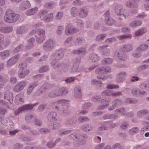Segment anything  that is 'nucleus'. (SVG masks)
Wrapping results in <instances>:
<instances>
[{
	"label": "nucleus",
	"instance_id": "obj_1",
	"mask_svg": "<svg viewBox=\"0 0 149 149\" xmlns=\"http://www.w3.org/2000/svg\"><path fill=\"white\" fill-rule=\"evenodd\" d=\"M19 15L14 13L13 11L9 9L6 11L4 19L8 23H13L17 21L19 18Z\"/></svg>",
	"mask_w": 149,
	"mask_h": 149
},
{
	"label": "nucleus",
	"instance_id": "obj_2",
	"mask_svg": "<svg viewBox=\"0 0 149 149\" xmlns=\"http://www.w3.org/2000/svg\"><path fill=\"white\" fill-rule=\"evenodd\" d=\"M4 97V99L8 100L9 102V104L8 105V102H6L2 100H0V104H5L6 105L8 108L12 109L13 104L12 103L13 102V95L12 93L9 92L8 91H7L5 92Z\"/></svg>",
	"mask_w": 149,
	"mask_h": 149
},
{
	"label": "nucleus",
	"instance_id": "obj_3",
	"mask_svg": "<svg viewBox=\"0 0 149 149\" xmlns=\"http://www.w3.org/2000/svg\"><path fill=\"white\" fill-rule=\"evenodd\" d=\"M47 12V11L44 10H42L39 13L38 15L41 20L49 22L52 20L53 18V13L48 14L47 15H45Z\"/></svg>",
	"mask_w": 149,
	"mask_h": 149
},
{
	"label": "nucleus",
	"instance_id": "obj_4",
	"mask_svg": "<svg viewBox=\"0 0 149 149\" xmlns=\"http://www.w3.org/2000/svg\"><path fill=\"white\" fill-rule=\"evenodd\" d=\"M38 35L36 36L37 41L39 43L42 42L45 39V31L43 29H38Z\"/></svg>",
	"mask_w": 149,
	"mask_h": 149
},
{
	"label": "nucleus",
	"instance_id": "obj_5",
	"mask_svg": "<svg viewBox=\"0 0 149 149\" xmlns=\"http://www.w3.org/2000/svg\"><path fill=\"white\" fill-rule=\"evenodd\" d=\"M148 46L147 45H141L139 47H138L135 52L133 53V55L134 57H139L140 55L141 52L144 50H145L147 49Z\"/></svg>",
	"mask_w": 149,
	"mask_h": 149
},
{
	"label": "nucleus",
	"instance_id": "obj_6",
	"mask_svg": "<svg viewBox=\"0 0 149 149\" xmlns=\"http://www.w3.org/2000/svg\"><path fill=\"white\" fill-rule=\"evenodd\" d=\"M111 69L109 68H104L103 67H100L97 68L95 70V73L99 75H103L104 74L110 72L111 71Z\"/></svg>",
	"mask_w": 149,
	"mask_h": 149
},
{
	"label": "nucleus",
	"instance_id": "obj_7",
	"mask_svg": "<svg viewBox=\"0 0 149 149\" xmlns=\"http://www.w3.org/2000/svg\"><path fill=\"white\" fill-rule=\"evenodd\" d=\"M100 99L101 98H100L98 97L97 96H96L95 97H92V100L93 102H96L98 101H101V102L103 104L102 107V108H100V109H103L104 108L105 106L107 107V106L109 105V104H107V103L109 102L110 99H108V100H104L103 99L102 100H101Z\"/></svg>",
	"mask_w": 149,
	"mask_h": 149
},
{
	"label": "nucleus",
	"instance_id": "obj_8",
	"mask_svg": "<svg viewBox=\"0 0 149 149\" xmlns=\"http://www.w3.org/2000/svg\"><path fill=\"white\" fill-rule=\"evenodd\" d=\"M34 105L35 104H28L23 105L17 111H15V115H17L22 111L31 109L33 108Z\"/></svg>",
	"mask_w": 149,
	"mask_h": 149
},
{
	"label": "nucleus",
	"instance_id": "obj_9",
	"mask_svg": "<svg viewBox=\"0 0 149 149\" xmlns=\"http://www.w3.org/2000/svg\"><path fill=\"white\" fill-rule=\"evenodd\" d=\"M121 94L120 92H114L110 90H107L103 92L102 95L104 97L107 95H112L113 96H117Z\"/></svg>",
	"mask_w": 149,
	"mask_h": 149
},
{
	"label": "nucleus",
	"instance_id": "obj_10",
	"mask_svg": "<svg viewBox=\"0 0 149 149\" xmlns=\"http://www.w3.org/2000/svg\"><path fill=\"white\" fill-rule=\"evenodd\" d=\"M115 10L116 14L118 15H121L122 17H125L126 14L124 13L122 7L120 6H117L115 8Z\"/></svg>",
	"mask_w": 149,
	"mask_h": 149
},
{
	"label": "nucleus",
	"instance_id": "obj_11",
	"mask_svg": "<svg viewBox=\"0 0 149 149\" xmlns=\"http://www.w3.org/2000/svg\"><path fill=\"white\" fill-rule=\"evenodd\" d=\"M109 12L107 11L105 13V22L108 25H112L114 23L115 21L112 19H110L109 17Z\"/></svg>",
	"mask_w": 149,
	"mask_h": 149
},
{
	"label": "nucleus",
	"instance_id": "obj_12",
	"mask_svg": "<svg viewBox=\"0 0 149 149\" xmlns=\"http://www.w3.org/2000/svg\"><path fill=\"white\" fill-rule=\"evenodd\" d=\"M26 83L25 81L21 82L14 87V90L16 92L21 91L26 86Z\"/></svg>",
	"mask_w": 149,
	"mask_h": 149
},
{
	"label": "nucleus",
	"instance_id": "obj_13",
	"mask_svg": "<svg viewBox=\"0 0 149 149\" xmlns=\"http://www.w3.org/2000/svg\"><path fill=\"white\" fill-rule=\"evenodd\" d=\"M54 45V42L53 40H47L43 46V48L45 50H49Z\"/></svg>",
	"mask_w": 149,
	"mask_h": 149
},
{
	"label": "nucleus",
	"instance_id": "obj_14",
	"mask_svg": "<svg viewBox=\"0 0 149 149\" xmlns=\"http://www.w3.org/2000/svg\"><path fill=\"white\" fill-rule=\"evenodd\" d=\"M19 56L13 57L10 59L7 62V66L8 67H10L15 64L18 61L19 58Z\"/></svg>",
	"mask_w": 149,
	"mask_h": 149
},
{
	"label": "nucleus",
	"instance_id": "obj_15",
	"mask_svg": "<svg viewBox=\"0 0 149 149\" xmlns=\"http://www.w3.org/2000/svg\"><path fill=\"white\" fill-rule=\"evenodd\" d=\"M130 2H127L126 3V6L129 7L131 8H137L138 5L137 3L139 0H130Z\"/></svg>",
	"mask_w": 149,
	"mask_h": 149
},
{
	"label": "nucleus",
	"instance_id": "obj_16",
	"mask_svg": "<svg viewBox=\"0 0 149 149\" xmlns=\"http://www.w3.org/2000/svg\"><path fill=\"white\" fill-rule=\"evenodd\" d=\"M30 6V4L29 1H24L21 3L20 8L21 10H24L29 8Z\"/></svg>",
	"mask_w": 149,
	"mask_h": 149
},
{
	"label": "nucleus",
	"instance_id": "obj_17",
	"mask_svg": "<svg viewBox=\"0 0 149 149\" xmlns=\"http://www.w3.org/2000/svg\"><path fill=\"white\" fill-rule=\"evenodd\" d=\"M69 103V101L67 100H61L58 101L56 103H54L52 104V106L54 107V106L56 105H59V104H61V105H64L65 106V105L66 106L65 107H67V104Z\"/></svg>",
	"mask_w": 149,
	"mask_h": 149
},
{
	"label": "nucleus",
	"instance_id": "obj_18",
	"mask_svg": "<svg viewBox=\"0 0 149 149\" xmlns=\"http://www.w3.org/2000/svg\"><path fill=\"white\" fill-rule=\"evenodd\" d=\"M3 38L2 35H0V50H1L3 49V45L4 47H5L8 45L9 44V42H4L3 43Z\"/></svg>",
	"mask_w": 149,
	"mask_h": 149
},
{
	"label": "nucleus",
	"instance_id": "obj_19",
	"mask_svg": "<svg viewBox=\"0 0 149 149\" xmlns=\"http://www.w3.org/2000/svg\"><path fill=\"white\" fill-rule=\"evenodd\" d=\"M75 32V30L71 27L70 25H68L66 26L65 33L67 35H70L74 33Z\"/></svg>",
	"mask_w": 149,
	"mask_h": 149
},
{
	"label": "nucleus",
	"instance_id": "obj_20",
	"mask_svg": "<svg viewBox=\"0 0 149 149\" xmlns=\"http://www.w3.org/2000/svg\"><path fill=\"white\" fill-rule=\"evenodd\" d=\"M75 95L76 97L81 98V93L79 86L76 87L74 89Z\"/></svg>",
	"mask_w": 149,
	"mask_h": 149
},
{
	"label": "nucleus",
	"instance_id": "obj_21",
	"mask_svg": "<svg viewBox=\"0 0 149 149\" xmlns=\"http://www.w3.org/2000/svg\"><path fill=\"white\" fill-rule=\"evenodd\" d=\"M10 51L6 50L1 52L0 53V56L2 58L4 59L8 57L10 55Z\"/></svg>",
	"mask_w": 149,
	"mask_h": 149
},
{
	"label": "nucleus",
	"instance_id": "obj_22",
	"mask_svg": "<svg viewBox=\"0 0 149 149\" xmlns=\"http://www.w3.org/2000/svg\"><path fill=\"white\" fill-rule=\"evenodd\" d=\"M29 72L28 70H19L18 72V74L19 77L21 78H23L26 75L28 74Z\"/></svg>",
	"mask_w": 149,
	"mask_h": 149
},
{
	"label": "nucleus",
	"instance_id": "obj_23",
	"mask_svg": "<svg viewBox=\"0 0 149 149\" xmlns=\"http://www.w3.org/2000/svg\"><path fill=\"white\" fill-rule=\"evenodd\" d=\"M121 49L124 52H128L132 49V47L131 45L130 44L122 46Z\"/></svg>",
	"mask_w": 149,
	"mask_h": 149
},
{
	"label": "nucleus",
	"instance_id": "obj_24",
	"mask_svg": "<svg viewBox=\"0 0 149 149\" xmlns=\"http://www.w3.org/2000/svg\"><path fill=\"white\" fill-rule=\"evenodd\" d=\"M12 30L11 27H2L0 29V31L3 33H8Z\"/></svg>",
	"mask_w": 149,
	"mask_h": 149
},
{
	"label": "nucleus",
	"instance_id": "obj_25",
	"mask_svg": "<svg viewBox=\"0 0 149 149\" xmlns=\"http://www.w3.org/2000/svg\"><path fill=\"white\" fill-rule=\"evenodd\" d=\"M141 21L139 20H136L130 23V26L132 27H135L141 25Z\"/></svg>",
	"mask_w": 149,
	"mask_h": 149
},
{
	"label": "nucleus",
	"instance_id": "obj_26",
	"mask_svg": "<svg viewBox=\"0 0 149 149\" xmlns=\"http://www.w3.org/2000/svg\"><path fill=\"white\" fill-rule=\"evenodd\" d=\"M87 10L86 8L81 9L79 12V16L81 17H84L87 16L88 13Z\"/></svg>",
	"mask_w": 149,
	"mask_h": 149
},
{
	"label": "nucleus",
	"instance_id": "obj_27",
	"mask_svg": "<svg viewBox=\"0 0 149 149\" xmlns=\"http://www.w3.org/2000/svg\"><path fill=\"white\" fill-rule=\"evenodd\" d=\"M126 75V73L123 72L120 73L118 74L117 75V77L118 79L117 81V82H120L123 81V78Z\"/></svg>",
	"mask_w": 149,
	"mask_h": 149
},
{
	"label": "nucleus",
	"instance_id": "obj_28",
	"mask_svg": "<svg viewBox=\"0 0 149 149\" xmlns=\"http://www.w3.org/2000/svg\"><path fill=\"white\" fill-rule=\"evenodd\" d=\"M120 54L119 52L116 53L115 54L116 57L120 60H125L126 58L125 56V55L122 54L121 53H120Z\"/></svg>",
	"mask_w": 149,
	"mask_h": 149
},
{
	"label": "nucleus",
	"instance_id": "obj_29",
	"mask_svg": "<svg viewBox=\"0 0 149 149\" xmlns=\"http://www.w3.org/2000/svg\"><path fill=\"white\" fill-rule=\"evenodd\" d=\"M113 104L114 105L112 106V108L110 107L109 108V110H111L115 108V106H118L121 104V102L119 100H117L113 101Z\"/></svg>",
	"mask_w": 149,
	"mask_h": 149
},
{
	"label": "nucleus",
	"instance_id": "obj_30",
	"mask_svg": "<svg viewBox=\"0 0 149 149\" xmlns=\"http://www.w3.org/2000/svg\"><path fill=\"white\" fill-rule=\"evenodd\" d=\"M38 10V8L37 7L34 8L27 11L26 12L27 15H31L36 13Z\"/></svg>",
	"mask_w": 149,
	"mask_h": 149
},
{
	"label": "nucleus",
	"instance_id": "obj_31",
	"mask_svg": "<svg viewBox=\"0 0 149 149\" xmlns=\"http://www.w3.org/2000/svg\"><path fill=\"white\" fill-rule=\"evenodd\" d=\"M146 31V29L143 28L136 31L135 33V35L136 36H139L143 35Z\"/></svg>",
	"mask_w": 149,
	"mask_h": 149
},
{
	"label": "nucleus",
	"instance_id": "obj_32",
	"mask_svg": "<svg viewBox=\"0 0 149 149\" xmlns=\"http://www.w3.org/2000/svg\"><path fill=\"white\" fill-rule=\"evenodd\" d=\"M35 39L32 38L30 39L28 41V46H27L26 49H29L31 48L33 46V44L35 42Z\"/></svg>",
	"mask_w": 149,
	"mask_h": 149
},
{
	"label": "nucleus",
	"instance_id": "obj_33",
	"mask_svg": "<svg viewBox=\"0 0 149 149\" xmlns=\"http://www.w3.org/2000/svg\"><path fill=\"white\" fill-rule=\"evenodd\" d=\"M119 148L120 149H123L122 147H120V146L118 143H116L113 145V148H111L110 146H106L105 147V149H115Z\"/></svg>",
	"mask_w": 149,
	"mask_h": 149
},
{
	"label": "nucleus",
	"instance_id": "obj_34",
	"mask_svg": "<svg viewBox=\"0 0 149 149\" xmlns=\"http://www.w3.org/2000/svg\"><path fill=\"white\" fill-rule=\"evenodd\" d=\"M59 91L60 92V94L57 95L54 94V95L52 96V97H54L56 96L59 95H62L63 94L66 93L68 92V90L65 87H63L60 89Z\"/></svg>",
	"mask_w": 149,
	"mask_h": 149
},
{
	"label": "nucleus",
	"instance_id": "obj_35",
	"mask_svg": "<svg viewBox=\"0 0 149 149\" xmlns=\"http://www.w3.org/2000/svg\"><path fill=\"white\" fill-rule=\"evenodd\" d=\"M27 66V64L26 63H22L19 64V70H26L25 68Z\"/></svg>",
	"mask_w": 149,
	"mask_h": 149
},
{
	"label": "nucleus",
	"instance_id": "obj_36",
	"mask_svg": "<svg viewBox=\"0 0 149 149\" xmlns=\"http://www.w3.org/2000/svg\"><path fill=\"white\" fill-rule=\"evenodd\" d=\"M90 58L92 61L94 62L97 61L98 58L97 55L94 54H91L90 56Z\"/></svg>",
	"mask_w": 149,
	"mask_h": 149
},
{
	"label": "nucleus",
	"instance_id": "obj_37",
	"mask_svg": "<svg viewBox=\"0 0 149 149\" xmlns=\"http://www.w3.org/2000/svg\"><path fill=\"white\" fill-rule=\"evenodd\" d=\"M148 113V111L146 110H143L139 111L137 113V115L138 117H141L143 116Z\"/></svg>",
	"mask_w": 149,
	"mask_h": 149
},
{
	"label": "nucleus",
	"instance_id": "obj_38",
	"mask_svg": "<svg viewBox=\"0 0 149 149\" xmlns=\"http://www.w3.org/2000/svg\"><path fill=\"white\" fill-rule=\"evenodd\" d=\"M138 129L137 127H133L130 130L129 133L130 134L132 135L137 133L138 132Z\"/></svg>",
	"mask_w": 149,
	"mask_h": 149
},
{
	"label": "nucleus",
	"instance_id": "obj_39",
	"mask_svg": "<svg viewBox=\"0 0 149 149\" xmlns=\"http://www.w3.org/2000/svg\"><path fill=\"white\" fill-rule=\"evenodd\" d=\"M132 93L134 95H136L137 96H138L141 94H143V93L145 94V92H144L143 93L141 92H138L136 90H134L132 91Z\"/></svg>",
	"mask_w": 149,
	"mask_h": 149
},
{
	"label": "nucleus",
	"instance_id": "obj_40",
	"mask_svg": "<svg viewBox=\"0 0 149 149\" xmlns=\"http://www.w3.org/2000/svg\"><path fill=\"white\" fill-rule=\"evenodd\" d=\"M125 112V109L122 108L121 109H118L115 110L116 113L118 115H124V113H123Z\"/></svg>",
	"mask_w": 149,
	"mask_h": 149
},
{
	"label": "nucleus",
	"instance_id": "obj_41",
	"mask_svg": "<svg viewBox=\"0 0 149 149\" xmlns=\"http://www.w3.org/2000/svg\"><path fill=\"white\" fill-rule=\"evenodd\" d=\"M112 62V60L110 58H104L102 61L103 64L104 65L110 64Z\"/></svg>",
	"mask_w": 149,
	"mask_h": 149
},
{
	"label": "nucleus",
	"instance_id": "obj_42",
	"mask_svg": "<svg viewBox=\"0 0 149 149\" xmlns=\"http://www.w3.org/2000/svg\"><path fill=\"white\" fill-rule=\"evenodd\" d=\"M78 10L75 8L73 7L71 10V14L73 16H76L77 14Z\"/></svg>",
	"mask_w": 149,
	"mask_h": 149
},
{
	"label": "nucleus",
	"instance_id": "obj_43",
	"mask_svg": "<svg viewBox=\"0 0 149 149\" xmlns=\"http://www.w3.org/2000/svg\"><path fill=\"white\" fill-rule=\"evenodd\" d=\"M34 84H33L32 85H31V86L29 87L28 88L27 90V92L28 94H30V93L32 92L33 88L36 86L37 84H36V83H34Z\"/></svg>",
	"mask_w": 149,
	"mask_h": 149
},
{
	"label": "nucleus",
	"instance_id": "obj_44",
	"mask_svg": "<svg viewBox=\"0 0 149 149\" xmlns=\"http://www.w3.org/2000/svg\"><path fill=\"white\" fill-rule=\"evenodd\" d=\"M131 37V35L126 36L125 35H123L120 36L118 38L120 40H123L130 38Z\"/></svg>",
	"mask_w": 149,
	"mask_h": 149
},
{
	"label": "nucleus",
	"instance_id": "obj_45",
	"mask_svg": "<svg viewBox=\"0 0 149 149\" xmlns=\"http://www.w3.org/2000/svg\"><path fill=\"white\" fill-rule=\"evenodd\" d=\"M48 70V68L47 66H43L40 68L39 71L40 72H42L47 71Z\"/></svg>",
	"mask_w": 149,
	"mask_h": 149
},
{
	"label": "nucleus",
	"instance_id": "obj_46",
	"mask_svg": "<svg viewBox=\"0 0 149 149\" xmlns=\"http://www.w3.org/2000/svg\"><path fill=\"white\" fill-rule=\"evenodd\" d=\"M92 82L94 84H95L97 86L100 87L101 86V85H102V83L101 82V81H96L95 80H93L92 81Z\"/></svg>",
	"mask_w": 149,
	"mask_h": 149
},
{
	"label": "nucleus",
	"instance_id": "obj_47",
	"mask_svg": "<svg viewBox=\"0 0 149 149\" xmlns=\"http://www.w3.org/2000/svg\"><path fill=\"white\" fill-rule=\"evenodd\" d=\"M119 87L117 85H115L113 84H109L107 86V88L111 89L117 88Z\"/></svg>",
	"mask_w": 149,
	"mask_h": 149
},
{
	"label": "nucleus",
	"instance_id": "obj_48",
	"mask_svg": "<svg viewBox=\"0 0 149 149\" xmlns=\"http://www.w3.org/2000/svg\"><path fill=\"white\" fill-rule=\"evenodd\" d=\"M89 119L86 117H80L78 119L79 121L81 123L89 120Z\"/></svg>",
	"mask_w": 149,
	"mask_h": 149
},
{
	"label": "nucleus",
	"instance_id": "obj_49",
	"mask_svg": "<svg viewBox=\"0 0 149 149\" xmlns=\"http://www.w3.org/2000/svg\"><path fill=\"white\" fill-rule=\"evenodd\" d=\"M82 129L84 131H89L91 130L92 128L88 125H84L82 127Z\"/></svg>",
	"mask_w": 149,
	"mask_h": 149
},
{
	"label": "nucleus",
	"instance_id": "obj_50",
	"mask_svg": "<svg viewBox=\"0 0 149 149\" xmlns=\"http://www.w3.org/2000/svg\"><path fill=\"white\" fill-rule=\"evenodd\" d=\"M106 36L105 34H100L97 37L96 39L98 40H102L106 37Z\"/></svg>",
	"mask_w": 149,
	"mask_h": 149
},
{
	"label": "nucleus",
	"instance_id": "obj_51",
	"mask_svg": "<svg viewBox=\"0 0 149 149\" xmlns=\"http://www.w3.org/2000/svg\"><path fill=\"white\" fill-rule=\"evenodd\" d=\"M63 29L62 26H59L57 29V33L58 34L62 33Z\"/></svg>",
	"mask_w": 149,
	"mask_h": 149
},
{
	"label": "nucleus",
	"instance_id": "obj_52",
	"mask_svg": "<svg viewBox=\"0 0 149 149\" xmlns=\"http://www.w3.org/2000/svg\"><path fill=\"white\" fill-rule=\"evenodd\" d=\"M48 116L49 118H55L56 116V114L55 112H51L48 115Z\"/></svg>",
	"mask_w": 149,
	"mask_h": 149
},
{
	"label": "nucleus",
	"instance_id": "obj_53",
	"mask_svg": "<svg viewBox=\"0 0 149 149\" xmlns=\"http://www.w3.org/2000/svg\"><path fill=\"white\" fill-rule=\"evenodd\" d=\"M6 111L4 109H3L1 108L0 107V121L1 120V116L5 113Z\"/></svg>",
	"mask_w": 149,
	"mask_h": 149
},
{
	"label": "nucleus",
	"instance_id": "obj_54",
	"mask_svg": "<svg viewBox=\"0 0 149 149\" xmlns=\"http://www.w3.org/2000/svg\"><path fill=\"white\" fill-rule=\"evenodd\" d=\"M128 126V125L126 122H124L121 125L120 127L121 129H126Z\"/></svg>",
	"mask_w": 149,
	"mask_h": 149
},
{
	"label": "nucleus",
	"instance_id": "obj_55",
	"mask_svg": "<svg viewBox=\"0 0 149 149\" xmlns=\"http://www.w3.org/2000/svg\"><path fill=\"white\" fill-rule=\"evenodd\" d=\"M85 49H83V50H75L74 52L73 53L75 54H80L81 53H85Z\"/></svg>",
	"mask_w": 149,
	"mask_h": 149
},
{
	"label": "nucleus",
	"instance_id": "obj_56",
	"mask_svg": "<svg viewBox=\"0 0 149 149\" xmlns=\"http://www.w3.org/2000/svg\"><path fill=\"white\" fill-rule=\"evenodd\" d=\"M86 136H79V140H80V144H82L85 143V141H83V139H82L83 138H86Z\"/></svg>",
	"mask_w": 149,
	"mask_h": 149
},
{
	"label": "nucleus",
	"instance_id": "obj_57",
	"mask_svg": "<svg viewBox=\"0 0 149 149\" xmlns=\"http://www.w3.org/2000/svg\"><path fill=\"white\" fill-rule=\"evenodd\" d=\"M63 16V13L59 12L56 15V18L57 19H60Z\"/></svg>",
	"mask_w": 149,
	"mask_h": 149
},
{
	"label": "nucleus",
	"instance_id": "obj_58",
	"mask_svg": "<svg viewBox=\"0 0 149 149\" xmlns=\"http://www.w3.org/2000/svg\"><path fill=\"white\" fill-rule=\"evenodd\" d=\"M55 145V144L52 142L48 143L47 144V147L49 148H52Z\"/></svg>",
	"mask_w": 149,
	"mask_h": 149
},
{
	"label": "nucleus",
	"instance_id": "obj_59",
	"mask_svg": "<svg viewBox=\"0 0 149 149\" xmlns=\"http://www.w3.org/2000/svg\"><path fill=\"white\" fill-rule=\"evenodd\" d=\"M74 80V78L71 77L70 78L67 79L65 80V81L66 82H71Z\"/></svg>",
	"mask_w": 149,
	"mask_h": 149
},
{
	"label": "nucleus",
	"instance_id": "obj_60",
	"mask_svg": "<svg viewBox=\"0 0 149 149\" xmlns=\"http://www.w3.org/2000/svg\"><path fill=\"white\" fill-rule=\"evenodd\" d=\"M116 40V39L114 38H109L107 39L106 41L107 42H113V41H115Z\"/></svg>",
	"mask_w": 149,
	"mask_h": 149
},
{
	"label": "nucleus",
	"instance_id": "obj_61",
	"mask_svg": "<svg viewBox=\"0 0 149 149\" xmlns=\"http://www.w3.org/2000/svg\"><path fill=\"white\" fill-rule=\"evenodd\" d=\"M126 103L127 104L132 103H134L135 102L133 101H132L130 98H127L126 100Z\"/></svg>",
	"mask_w": 149,
	"mask_h": 149
},
{
	"label": "nucleus",
	"instance_id": "obj_62",
	"mask_svg": "<svg viewBox=\"0 0 149 149\" xmlns=\"http://www.w3.org/2000/svg\"><path fill=\"white\" fill-rule=\"evenodd\" d=\"M35 123L36 125L39 126L40 125L42 124L41 121L39 120H37L35 121Z\"/></svg>",
	"mask_w": 149,
	"mask_h": 149
},
{
	"label": "nucleus",
	"instance_id": "obj_63",
	"mask_svg": "<svg viewBox=\"0 0 149 149\" xmlns=\"http://www.w3.org/2000/svg\"><path fill=\"white\" fill-rule=\"evenodd\" d=\"M73 4L74 5H79L81 3V2L80 1L76 0L74 1Z\"/></svg>",
	"mask_w": 149,
	"mask_h": 149
},
{
	"label": "nucleus",
	"instance_id": "obj_64",
	"mask_svg": "<svg viewBox=\"0 0 149 149\" xmlns=\"http://www.w3.org/2000/svg\"><path fill=\"white\" fill-rule=\"evenodd\" d=\"M104 146V145L103 144H101L96 147V149H101Z\"/></svg>",
	"mask_w": 149,
	"mask_h": 149
}]
</instances>
